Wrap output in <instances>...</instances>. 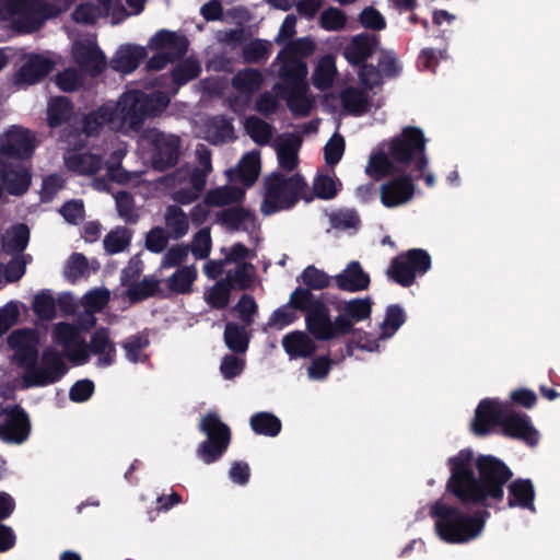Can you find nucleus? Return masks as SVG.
Returning a JSON list of instances; mask_svg holds the SVG:
<instances>
[{
    "label": "nucleus",
    "instance_id": "nucleus-36",
    "mask_svg": "<svg viewBox=\"0 0 560 560\" xmlns=\"http://www.w3.org/2000/svg\"><path fill=\"white\" fill-rule=\"evenodd\" d=\"M30 242V229L24 223H19L5 231L2 236V250L14 255L24 253Z\"/></svg>",
    "mask_w": 560,
    "mask_h": 560
},
{
    "label": "nucleus",
    "instance_id": "nucleus-45",
    "mask_svg": "<svg viewBox=\"0 0 560 560\" xmlns=\"http://www.w3.org/2000/svg\"><path fill=\"white\" fill-rule=\"evenodd\" d=\"M201 71L200 63L191 58L178 62L171 72V79L174 84L172 93L175 94L182 85L196 79Z\"/></svg>",
    "mask_w": 560,
    "mask_h": 560
},
{
    "label": "nucleus",
    "instance_id": "nucleus-21",
    "mask_svg": "<svg viewBox=\"0 0 560 560\" xmlns=\"http://www.w3.org/2000/svg\"><path fill=\"white\" fill-rule=\"evenodd\" d=\"M63 160L69 171L81 176L95 175L103 167V158L100 154L82 152L77 147L68 149Z\"/></svg>",
    "mask_w": 560,
    "mask_h": 560
},
{
    "label": "nucleus",
    "instance_id": "nucleus-32",
    "mask_svg": "<svg viewBox=\"0 0 560 560\" xmlns=\"http://www.w3.org/2000/svg\"><path fill=\"white\" fill-rule=\"evenodd\" d=\"M249 326L236 322H228L224 327L223 340L226 348L235 354H245L248 350L252 331Z\"/></svg>",
    "mask_w": 560,
    "mask_h": 560
},
{
    "label": "nucleus",
    "instance_id": "nucleus-51",
    "mask_svg": "<svg viewBox=\"0 0 560 560\" xmlns=\"http://www.w3.org/2000/svg\"><path fill=\"white\" fill-rule=\"evenodd\" d=\"M223 280L231 290H246L253 282V266L242 262L234 270H229Z\"/></svg>",
    "mask_w": 560,
    "mask_h": 560
},
{
    "label": "nucleus",
    "instance_id": "nucleus-52",
    "mask_svg": "<svg viewBox=\"0 0 560 560\" xmlns=\"http://www.w3.org/2000/svg\"><path fill=\"white\" fill-rule=\"evenodd\" d=\"M160 288L159 280L144 277L141 281L132 283L127 290V298L131 303L144 301L158 294Z\"/></svg>",
    "mask_w": 560,
    "mask_h": 560
},
{
    "label": "nucleus",
    "instance_id": "nucleus-13",
    "mask_svg": "<svg viewBox=\"0 0 560 560\" xmlns=\"http://www.w3.org/2000/svg\"><path fill=\"white\" fill-rule=\"evenodd\" d=\"M144 139L151 145V165L155 171L164 172L174 167L180 155V138L165 133L158 128L148 129Z\"/></svg>",
    "mask_w": 560,
    "mask_h": 560
},
{
    "label": "nucleus",
    "instance_id": "nucleus-40",
    "mask_svg": "<svg viewBox=\"0 0 560 560\" xmlns=\"http://www.w3.org/2000/svg\"><path fill=\"white\" fill-rule=\"evenodd\" d=\"M207 138L213 144L226 142L234 138L232 120L223 115L213 116L206 127Z\"/></svg>",
    "mask_w": 560,
    "mask_h": 560
},
{
    "label": "nucleus",
    "instance_id": "nucleus-14",
    "mask_svg": "<svg viewBox=\"0 0 560 560\" xmlns=\"http://www.w3.org/2000/svg\"><path fill=\"white\" fill-rule=\"evenodd\" d=\"M328 303L338 313L336 326L342 336L351 334L354 324L370 318L372 314L373 301L370 296L343 300L335 294H330Z\"/></svg>",
    "mask_w": 560,
    "mask_h": 560
},
{
    "label": "nucleus",
    "instance_id": "nucleus-12",
    "mask_svg": "<svg viewBox=\"0 0 560 560\" xmlns=\"http://www.w3.org/2000/svg\"><path fill=\"white\" fill-rule=\"evenodd\" d=\"M431 264V257L427 250L412 248L393 258L386 276L393 282L408 288L415 283L417 277L430 270Z\"/></svg>",
    "mask_w": 560,
    "mask_h": 560
},
{
    "label": "nucleus",
    "instance_id": "nucleus-11",
    "mask_svg": "<svg viewBox=\"0 0 560 560\" xmlns=\"http://www.w3.org/2000/svg\"><path fill=\"white\" fill-rule=\"evenodd\" d=\"M63 354L52 346L46 347L30 371L23 372L26 388L45 387L59 382L68 372Z\"/></svg>",
    "mask_w": 560,
    "mask_h": 560
},
{
    "label": "nucleus",
    "instance_id": "nucleus-35",
    "mask_svg": "<svg viewBox=\"0 0 560 560\" xmlns=\"http://www.w3.org/2000/svg\"><path fill=\"white\" fill-rule=\"evenodd\" d=\"M164 223V229L175 241L183 238L189 231V218L177 205L166 207Z\"/></svg>",
    "mask_w": 560,
    "mask_h": 560
},
{
    "label": "nucleus",
    "instance_id": "nucleus-37",
    "mask_svg": "<svg viewBox=\"0 0 560 560\" xmlns=\"http://www.w3.org/2000/svg\"><path fill=\"white\" fill-rule=\"evenodd\" d=\"M328 221L331 229L350 235L355 234L361 226L360 215L352 208L339 209L328 213Z\"/></svg>",
    "mask_w": 560,
    "mask_h": 560
},
{
    "label": "nucleus",
    "instance_id": "nucleus-27",
    "mask_svg": "<svg viewBox=\"0 0 560 560\" xmlns=\"http://www.w3.org/2000/svg\"><path fill=\"white\" fill-rule=\"evenodd\" d=\"M302 292H305V290H302V287L295 288L291 293L288 303L276 308L271 313L267 322V326L269 328L281 330L293 324L299 318L298 311H301L299 302L303 300Z\"/></svg>",
    "mask_w": 560,
    "mask_h": 560
},
{
    "label": "nucleus",
    "instance_id": "nucleus-44",
    "mask_svg": "<svg viewBox=\"0 0 560 560\" xmlns=\"http://www.w3.org/2000/svg\"><path fill=\"white\" fill-rule=\"evenodd\" d=\"M196 278L197 270L194 265L179 267L166 280L167 288L173 293L187 294L191 291Z\"/></svg>",
    "mask_w": 560,
    "mask_h": 560
},
{
    "label": "nucleus",
    "instance_id": "nucleus-8",
    "mask_svg": "<svg viewBox=\"0 0 560 560\" xmlns=\"http://www.w3.org/2000/svg\"><path fill=\"white\" fill-rule=\"evenodd\" d=\"M303 300L299 302L301 312L305 316V326L310 335L319 341H327L337 338L341 331L336 326V318L332 320L328 310V298L330 293L315 294L305 290Z\"/></svg>",
    "mask_w": 560,
    "mask_h": 560
},
{
    "label": "nucleus",
    "instance_id": "nucleus-50",
    "mask_svg": "<svg viewBox=\"0 0 560 560\" xmlns=\"http://www.w3.org/2000/svg\"><path fill=\"white\" fill-rule=\"evenodd\" d=\"M298 282H302L305 287H302V290H308L312 292L313 290H323L329 285L330 278L329 276L316 268L313 265L307 266L301 272V275L296 278Z\"/></svg>",
    "mask_w": 560,
    "mask_h": 560
},
{
    "label": "nucleus",
    "instance_id": "nucleus-47",
    "mask_svg": "<svg viewBox=\"0 0 560 560\" xmlns=\"http://www.w3.org/2000/svg\"><path fill=\"white\" fill-rule=\"evenodd\" d=\"M262 81V74L258 69L245 68L235 73L232 85L241 93L253 94L260 89Z\"/></svg>",
    "mask_w": 560,
    "mask_h": 560
},
{
    "label": "nucleus",
    "instance_id": "nucleus-2",
    "mask_svg": "<svg viewBox=\"0 0 560 560\" xmlns=\"http://www.w3.org/2000/svg\"><path fill=\"white\" fill-rule=\"evenodd\" d=\"M170 102V95L163 91H126L117 101L105 102L83 114L75 121L73 131L68 128L62 130L60 140L68 145L83 147L82 135L86 138L98 137L105 127L124 136L138 135L147 119L160 116Z\"/></svg>",
    "mask_w": 560,
    "mask_h": 560
},
{
    "label": "nucleus",
    "instance_id": "nucleus-49",
    "mask_svg": "<svg viewBox=\"0 0 560 560\" xmlns=\"http://www.w3.org/2000/svg\"><path fill=\"white\" fill-rule=\"evenodd\" d=\"M131 232L124 226L112 230L103 240L104 249L109 255L125 252L131 242Z\"/></svg>",
    "mask_w": 560,
    "mask_h": 560
},
{
    "label": "nucleus",
    "instance_id": "nucleus-38",
    "mask_svg": "<svg viewBox=\"0 0 560 560\" xmlns=\"http://www.w3.org/2000/svg\"><path fill=\"white\" fill-rule=\"evenodd\" d=\"M407 319L406 312L400 304H389L385 310L384 319L380 325L378 339L392 338Z\"/></svg>",
    "mask_w": 560,
    "mask_h": 560
},
{
    "label": "nucleus",
    "instance_id": "nucleus-25",
    "mask_svg": "<svg viewBox=\"0 0 560 560\" xmlns=\"http://www.w3.org/2000/svg\"><path fill=\"white\" fill-rule=\"evenodd\" d=\"M535 497L536 491L533 481L528 478H517L508 486L506 506L510 509L528 510L535 513Z\"/></svg>",
    "mask_w": 560,
    "mask_h": 560
},
{
    "label": "nucleus",
    "instance_id": "nucleus-7",
    "mask_svg": "<svg viewBox=\"0 0 560 560\" xmlns=\"http://www.w3.org/2000/svg\"><path fill=\"white\" fill-rule=\"evenodd\" d=\"M59 10L43 0H0V21L10 22L18 34L37 32Z\"/></svg>",
    "mask_w": 560,
    "mask_h": 560
},
{
    "label": "nucleus",
    "instance_id": "nucleus-5",
    "mask_svg": "<svg viewBox=\"0 0 560 560\" xmlns=\"http://www.w3.org/2000/svg\"><path fill=\"white\" fill-rule=\"evenodd\" d=\"M497 427L501 428L503 435L522 441L530 447H535L540 439L529 416L515 410L512 402L485 398L475 410L471 430L476 435L485 436Z\"/></svg>",
    "mask_w": 560,
    "mask_h": 560
},
{
    "label": "nucleus",
    "instance_id": "nucleus-59",
    "mask_svg": "<svg viewBox=\"0 0 560 560\" xmlns=\"http://www.w3.org/2000/svg\"><path fill=\"white\" fill-rule=\"evenodd\" d=\"M287 105L295 116L306 117L312 109V101L307 97L305 88L294 89L287 98Z\"/></svg>",
    "mask_w": 560,
    "mask_h": 560
},
{
    "label": "nucleus",
    "instance_id": "nucleus-4",
    "mask_svg": "<svg viewBox=\"0 0 560 560\" xmlns=\"http://www.w3.org/2000/svg\"><path fill=\"white\" fill-rule=\"evenodd\" d=\"M35 150L31 130L12 126L0 136V199L5 190L12 196L24 195L32 183L26 165Z\"/></svg>",
    "mask_w": 560,
    "mask_h": 560
},
{
    "label": "nucleus",
    "instance_id": "nucleus-42",
    "mask_svg": "<svg viewBox=\"0 0 560 560\" xmlns=\"http://www.w3.org/2000/svg\"><path fill=\"white\" fill-rule=\"evenodd\" d=\"M252 430L258 435L275 438L282 429L281 420L272 412L259 411L250 417Z\"/></svg>",
    "mask_w": 560,
    "mask_h": 560
},
{
    "label": "nucleus",
    "instance_id": "nucleus-54",
    "mask_svg": "<svg viewBox=\"0 0 560 560\" xmlns=\"http://www.w3.org/2000/svg\"><path fill=\"white\" fill-rule=\"evenodd\" d=\"M231 291L224 280L218 281L205 292V301L212 310H224L230 303Z\"/></svg>",
    "mask_w": 560,
    "mask_h": 560
},
{
    "label": "nucleus",
    "instance_id": "nucleus-30",
    "mask_svg": "<svg viewBox=\"0 0 560 560\" xmlns=\"http://www.w3.org/2000/svg\"><path fill=\"white\" fill-rule=\"evenodd\" d=\"M282 347L290 360L310 358L317 350V346L312 337L301 330H294L283 336Z\"/></svg>",
    "mask_w": 560,
    "mask_h": 560
},
{
    "label": "nucleus",
    "instance_id": "nucleus-17",
    "mask_svg": "<svg viewBox=\"0 0 560 560\" xmlns=\"http://www.w3.org/2000/svg\"><path fill=\"white\" fill-rule=\"evenodd\" d=\"M415 192L416 185L411 174L395 176L381 185V202L385 208H397L408 203Z\"/></svg>",
    "mask_w": 560,
    "mask_h": 560
},
{
    "label": "nucleus",
    "instance_id": "nucleus-19",
    "mask_svg": "<svg viewBox=\"0 0 560 560\" xmlns=\"http://www.w3.org/2000/svg\"><path fill=\"white\" fill-rule=\"evenodd\" d=\"M55 68V62L43 55L33 54L20 67L14 75L13 83L19 89L38 83Z\"/></svg>",
    "mask_w": 560,
    "mask_h": 560
},
{
    "label": "nucleus",
    "instance_id": "nucleus-6",
    "mask_svg": "<svg viewBox=\"0 0 560 560\" xmlns=\"http://www.w3.org/2000/svg\"><path fill=\"white\" fill-rule=\"evenodd\" d=\"M307 183L300 174L284 176L273 172L264 179V199L260 211L265 215H271L280 211L293 208L302 198L311 202L314 197L305 194Z\"/></svg>",
    "mask_w": 560,
    "mask_h": 560
},
{
    "label": "nucleus",
    "instance_id": "nucleus-41",
    "mask_svg": "<svg viewBox=\"0 0 560 560\" xmlns=\"http://www.w3.org/2000/svg\"><path fill=\"white\" fill-rule=\"evenodd\" d=\"M150 340L148 335L143 332H137L127 337L121 342V348L125 351V357L130 363H144L149 360L148 354L144 350L149 347Z\"/></svg>",
    "mask_w": 560,
    "mask_h": 560
},
{
    "label": "nucleus",
    "instance_id": "nucleus-16",
    "mask_svg": "<svg viewBox=\"0 0 560 560\" xmlns=\"http://www.w3.org/2000/svg\"><path fill=\"white\" fill-rule=\"evenodd\" d=\"M401 72V65L399 63L394 51H383L377 67L373 65H363L358 70V78L360 85L369 91L375 86L383 84L384 78H395Z\"/></svg>",
    "mask_w": 560,
    "mask_h": 560
},
{
    "label": "nucleus",
    "instance_id": "nucleus-10",
    "mask_svg": "<svg viewBox=\"0 0 560 560\" xmlns=\"http://www.w3.org/2000/svg\"><path fill=\"white\" fill-rule=\"evenodd\" d=\"M199 430L207 439L197 447V457L207 465L215 463L230 445L231 430L215 412L211 411L202 417Z\"/></svg>",
    "mask_w": 560,
    "mask_h": 560
},
{
    "label": "nucleus",
    "instance_id": "nucleus-9",
    "mask_svg": "<svg viewBox=\"0 0 560 560\" xmlns=\"http://www.w3.org/2000/svg\"><path fill=\"white\" fill-rule=\"evenodd\" d=\"M159 183L168 190L170 197L175 202L189 205L201 196L207 179L203 172L195 171L190 165L185 164L160 177Z\"/></svg>",
    "mask_w": 560,
    "mask_h": 560
},
{
    "label": "nucleus",
    "instance_id": "nucleus-58",
    "mask_svg": "<svg viewBox=\"0 0 560 560\" xmlns=\"http://www.w3.org/2000/svg\"><path fill=\"white\" fill-rule=\"evenodd\" d=\"M56 84L63 92H74L84 84V75L81 70L67 68L56 75Z\"/></svg>",
    "mask_w": 560,
    "mask_h": 560
},
{
    "label": "nucleus",
    "instance_id": "nucleus-57",
    "mask_svg": "<svg viewBox=\"0 0 560 560\" xmlns=\"http://www.w3.org/2000/svg\"><path fill=\"white\" fill-rule=\"evenodd\" d=\"M34 313L42 319L50 320L56 316V302L50 290L46 289L35 295Z\"/></svg>",
    "mask_w": 560,
    "mask_h": 560
},
{
    "label": "nucleus",
    "instance_id": "nucleus-61",
    "mask_svg": "<svg viewBox=\"0 0 560 560\" xmlns=\"http://www.w3.org/2000/svg\"><path fill=\"white\" fill-rule=\"evenodd\" d=\"M233 310L237 313L243 325L252 326L258 312V305L253 295L244 293Z\"/></svg>",
    "mask_w": 560,
    "mask_h": 560
},
{
    "label": "nucleus",
    "instance_id": "nucleus-26",
    "mask_svg": "<svg viewBox=\"0 0 560 560\" xmlns=\"http://www.w3.org/2000/svg\"><path fill=\"white\" fill-rule=\"evenodd\" d=\"M154 49L163 50L174 62L180 60L187 52L189 42L185 35L161 30L150 40Z\"/></svg>",
    "mask_w": 560,
    "mask_h": 560
},
{
    "label": "nucleus",
    "instance_id": "nucleus-31",
    "mask_svg": "<svg viewBox=\"0 0 560 560\" xmlns=\"http://www.w3.org/2000/svg\"><path fill=\"white\" fill-rule=\"evenodd\" d=\"M147 57L145 48L138 45H124L114 55L110 66L120 73H131Z\"/></svg>",
    "mask_w": 560,
    "mask_h": 560
},
{
    "label": "nucleus",
    "instance_id": "nucleus-3",
    "mask_svg": "<svg viewBox=\"0 0 560 560\" xmlns=\"http://www.w3.org/2000/svg\"><path fill=\"white\" fill-rule=\"evenodd\" d=\"M427 141L422 129L412 126L404 127L399 135L370 155L365 167L366 175L374 180H381L401 168L412 166L413 171L419 173L417 178H422L428 187L434 186V174L424 173L429 165L425 153Z\"/></svg>",
    "mask_w": 560,
    "mask_h": 560
},
{
    "label": "nucleus",
    "instance_id": "nucleus-46",
    "mask_svg": "<svg viewBox=\"0 0 560 560\" xmlns=\"http://www.w3.org/2000/svg\"><path fill=\"white\" fill-rule=\"evenodd\" d=\"M244 128L250 139L258 145H267L272 139V125L257 116H248L245 119Z\"/></svg>",
    "mask_w": 560,
    "mask_h": 560
},
{
    "label": "nucleus",
    "instance_id": "nucleus-64",
    "mask_svg": "<svg viewBox=\"0 0 560 560\" xmlns=\"http://www.w3.org/2000/svg\"><path fill=\"white\" fill-rule=\"evenodd\" d=\"M314 196L318 199L330 200L338 192L336 180L326 174H318L313 180Z\"/></svg>",
    "mask_w": 560,
    "mask_h": 560
},
{
    "label": "nucleus",
    "instance_id": "nucleus-24",
    "mask_svg": "<svg viewBox=\"0 0 560 560\" xmlns=\"http://www.w3.org/2000/svg\"><path fill=\"white\" fill-rule=\"evenodd\" d=\"M89 348L92 354L97 357L95 365L100 369L108 368L116 361V347L110 339L108 328L96 329L90 338Z\"/></svg>",
    "mask_w": 560,
    "mask_h": 560
},
{
    "label": "nucleus",
    "instance_id": "nucleus-55",
    "mask_svg": "<svg viewBox=\"0 0 560 560\" xmlns=\"http://www.w3.org/2000/svg\"><path fill=\"white\" fill-rule=\"evenodd\" d=\"M51 337L52 342L57 346H61L65 351L80 340L78 328L67 322L56 324Z\"/></svg>",
    "mask_w": 560,
    "mask_h": 560
},
{
    "label": "nucleus",
    "instance_id": "nucleus-60",
    "mask_svg": "<svg viewBox=\"0 0 560 560\" xmlns=\"http://www.w3.org/2000/svg\"><path fill=\"white\" fill-rule=\"evenodd\" d=\"M89 261L81 253H73L69 256L65 266V277L72 283L88 273Z\"/></svg>",
    "mask_w": 560,
    "mask_h": 560
},
{
    "label": "nucleus",
    "instance_id": "nucleus-63",
    "mask_svg": "<svg viewBox=\"0 0 560 560\" xmlns=\"http://www.w3.org/2000/svg\"><path fill=\"white\" fill-rule=\"evenodd\" d=\"M243 354L228 353L220 363V372L224 380H233L241 375L245 369L246 361Z\"/></svg>",
    "mask_w": 560,
    "mask_h": 560
},
{
    "label": "nucleus",
    "instance_id": "nucleus-53",
    "mask_svg": "<svg viewBox=\"0 0 560 560\" xmlns=\"http://www.w3.org/2000/svg\"><path fill=\"white\" fill-rule=\"evenodd\" d=\"M271 52V43L267 39H253L242 49L243 59L247 63H259L268 59Z\"/></svg>",
    "mask_w": 560,
    "mask_h": 560
},
{
    "label": "nucleus",
    "instance_id": "nucleus-33",
    "mask_svg": "<svg viewBox=\"0 0 560 560\" xmlns=\"http://www.w3.org/2000/svg\"><path fill=\"white\" fill-rule=\"evenodd\" d=\"M260 160L258 152L247 153L236 168L228 172L230 178L236 177L245 187H250L258 178Z\"/></svg>",
    "mask_w": 560,
    "mask_h": 560
},
{
    "label": "nucleus",
    "instance_id": "nucleus-15",
    "mask_svg": "<svg viewBox=\"0 0 560 560\" xmlns=\"http://www.w3.org/2000/svg\"><path fill=\"white\" fill-rule=\"evenodd\" d=\"M31 433L28 415L18 405L0 410V440L8 444H22Z\"/></svg>",
    "mask_w": 560,
    "mask_h": 560
},
{
    "label": "nucleus",
    "instance_id": "nucleus-34",
    "mask_svg": "<svg viewBox=\"0 0 560 560\" xmlns=\"http://www.w3.org/2000/svg\"><path fill=\"white\" fill-rule=\"evenodd\" d=\"M74 114V104L67 96L51 97L47 105V122L57 128L68 122Z\"/></svg>",
    "mask_w": 560,
    "mask_h": 560
},
{
    "label": "nucleus",
    "instance_id": "nucleus-39",
    "mask_svg": "<svg viewBox=\"0 0 560 560\" xmlns=\"http://www.w3.org/2000/svg\"><path fill=\"white\" fill-rule=\"evenodd\" d=\"M336 73L337 68L335 58L330 55H325L316 65L312 75V83L316 89L325 91L332 85Z\"/></svg>",
    "mask_w": 560,
    "mask_h": 560
},
{
    "label": "nucleus",
    "instance_id": "nucleus-62",
    "mask_svg": "<svg viewBox=\"0 0 560 560\" xmlns=\"http://www.w3.org/2000/svg\"><path fill=\"white\" fill-rule=\"evenodd\" d=\"M102 16V9L93 2L81 3L72 12L73 21L83 25H93Z\"/></svg>",
    "mask_w": 560,
    "mask_h": 560
},
{
    "label": "nucleus",
    "instance_id": "nucleus-29",
    "mask_svg": "<svg viewBox=\"0 0 560 560\" xmlns=\"http://www.w3.org/2000/svg\"><path fill=\"white\" fill-rule=\"evenodd\" d=\"M280 168L292 172L299 162L298 152L301 147L300 138L294 133L279 136L273 144Z\"/></svg>",
    "mask_w": 560,
    "mask_h": 560
},
{
    "label": "nucleus",
    "instance_id": "nucleus-20",
    "mask_svg": "<svg viewBox=\"0 0 560 560\" xmlns=\"http://www.w3.org/2000/svg\"><path fill=\"white\" fill-rule=\"evenodd\" d=\"M378 48V38L376 35L366 33L358 34L343 48L346 60L358 67V70L366 65L365 61L372 57Z\"/></svg>",
    "mask_w": 560,
    "mask_h": 560
},
{
    "label": "nucleus",
    "instance_id": "nucleus-43",
    "mask_svg": "<svg viewBox=\"0 0 560 560\" xmlns=\"http://www.w3.org/2000/svg\"><path fill=\"white\" fill-rule=\"evenodd\" d=\"M343 109L354 116H361L369 110V98L364 91L349 86L340 93Z\"/></svg>",
    "mask_w": 560,
    "mask_h": 560
},
{
    "label": "nucleus",
    "instance_id": "nucleus-23",
    "mask_svg": "<svg viewBox=\"0 0 560 560\" xmlns=\"http://www.w3.org/2000/svg\"><path fill=\"white\" fill-rule=\"evenodd\" d=\"M332 280L339 290L351 293L366 290L371 282L369 273L357 260L350 261L340 273L332 277Z\"/></svg>",
    "mask_w": 560,
    "mask_h": 560
},
{
    "label": "nucleus",
    "instance_id": "nucleus-48",
    "mask_svg": "<svg viewBox=\"0 0 560 560\" xmlns=\"http://www.w3.org/2000/svg\"><path fill=\"white\" fill-rule=\"evenodd\" d=\"M243 198L244 190L230 185L211 189L205 196L206 202L212 203L214 207L238 202L242 201Z\"/></svg>",
    "mask_w": 560,
    "mask_h": 560
},
{
    "label": "nucleus",
    "instance_id": "nucleus-18",
    "mask_svg": "<svg viewBox=\"0 0 560 560\" xmlns=\"http://www.w3.org/2000/svg\"><path fill=\"white\" fill-rule=\"evenodd\" d=\"M72 57L81 71L93 78L101 75L107 67L104 52L92 40L75 42L72 47Z\"/></svg>",
    "mask_w": 560,
    "mask_h": 560
},
{
    "label": "nucleus",
    "instance_id": "nucleus-1",
    "mask_svg": "<svg viewBox=\"0 0 560 560\" xmlns=\"http://www.w3.org/2000/svg\"><path fill=\"white\" fill-rule=\"evenodd\" d=\"M450 477L446 492L462 504L441 497L429 505L438 537L447 544L460 545L478 538L491 514L503 502L504 487L513 471L493 455L474 458L471 448H463L447 459Z\"/></svg>",
    "mask_w": 560,
    "mask_h": 560
},
{
    "label": "nucleus",
    "instance_id": "nucleus-22",
    "mask_svg": "<svg viewBox=\"0 0 560 560\" xmlns=\"http://www.w3.org/2000/svg\"><path fill=\"white\" fill-rule=\"evenodd\" d=\"M218 221L229 231L253 233L257 229V219L253 210L244 207H230L217 213Z\"/></svg>",
    "mask_w": 560,
    "mask_h": 560
},
{
    "label": "nucleus",
    "instance_id": "nucleus-56",
    "mask_svg": "<svg viewBox=\"0 0 560 560\" xmlns=\"http://www.w3.org/2000/svg\"><path fill=\"white\" fill-rule=\"evenodd\" d=\"M115 203L118 215L129 224H135L139 220V214L135 208L133 197L125 191H117L115 195Z\"/></svg>",
    "mask_w": 560,
    "mask_h": 560
},
{
    "label": "nucleus",
    "instance_id": "nucleus-28",
    "mask_svg": "<svg viewBox=\"0 0 560 560\" xmlns=\"http://www.w3.org/2000/svg\"><path fill=\"white\" fill-rule=\"evenodd\" d=\"M276 61H280L278 70L279 77L290 85H298L302 83L307 75L306 63L300 56H295L291 52L280 51L276 58Z\"/></svg>",
    "mask_w": 560,
    "mask_h": 560
}]
</instances>
